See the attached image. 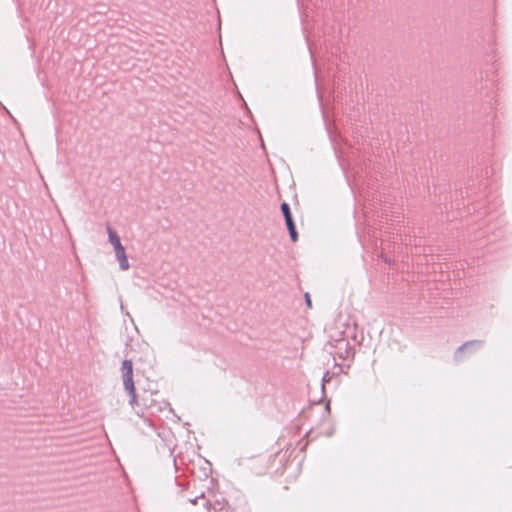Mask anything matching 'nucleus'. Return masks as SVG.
Listing matches in <instances>:
<instances>
[{"label": "nucleus", "instance_id": "obj_7", "mask_svg": "<svg viewBox=\"0 0 512 512\" xmlns=\"http://www.w3.org/2000/svg\"><path fill=\"white\" fill-rule=\"evenodd\" d=\"M305 300H306L308 308L311 309L312 308V301H311L309 293L305 294Z\"/></svg>", "mask_w": 512, "mask_h": 512}, {"label": "nucleus", "instance_id": "obj_2", "mask_svg": "<svg viewBox=\"0 0 512 512\" xmlns=\"http://www.w3.org/2000/svg\"><path fill=\"white\" fill-rule=\"evenodd\" d=\"M116 258L122 270H128L130 265L124 247L115 250Z\"/></svg>", "mask_w": 512, "mask_h": 512}, {"label": "nucleus", "instance_id": "obj_5", "mask_svg": "<svg viewBox=\"0 0 512 512\" xmlns=\"http://www.w3.org/2000/svg\"><path fill=\"white\" fill-rule=\"evenodd\" d=\"M286 225H287V228L289 230V234H290L291 240L293 242H296L298 240V234L296 232V228H295V224L293 222V219L289 220V221H286Z\"/></svg>", "mask_w": 512, "mask_h": 512}, {"label": "nucleus", "instance_id": "obj_3", "mask_svg": "<svg viewBox=\"0 0 512 512\" xmlns=\"http://www.w3.org/2000/svg\"><path fill=\"white\" fill-rule=\"evenodd\" d=\"M107 230L109 235V241L114 246V249L117 250L119 248H122L123 245L121 244L120 238L117 235V233L110 227H108Z\"/></svg>", "mask_w": 512, "mask_h": 512}, {"label": "nucleus", "instance_id": "obj_6", "mask_svg": "<svg viewBox=\"0 0 512 512\" xmlns=\"http://www.w3.org/2000/svg\"><path fill=\"white\" fill-rule=\"evenodd\" d=\"M281 210H282V213H283V215L285 217V222L289 221V220H292V215H291V212H290V208H289V205L286 202L282 203Z\"/></svg>", "mask_w": 512, "mask_h": 512}, {"label": "nucleus", "instance_id": "obj_1", "mask_svg": "<svg viewBox=\"0 0 512 512\" xmlns=\"http://www.w3.org/2000/svg\"><path fill=\"white\" fill-rule=\"evenodd\" d=\"M124 387L126 391L130 395V404L131 406H135L138 404L137 394H136V387L134 384L133 376L132 377H124L122 378Z\"/></svg>", "mask_w": 512, "mask_h": 512}, {"label": "nucleus", "instance_id": "obj_4", "mask_svg": "<svg viewBox=\"0 0 512 512\" xmlns=\"http://www.w3.org/2000/svg\"><path fill=\"white\" fill-rule=\"evenodd\" d=\"M122 378L133 376V363L131 360H124L121 365Z\"/></svg>", "mask_w": 512, "mask_h": 512}]
</instances>
